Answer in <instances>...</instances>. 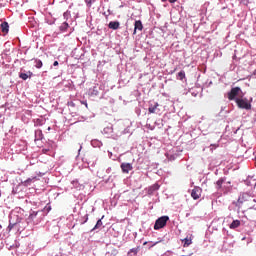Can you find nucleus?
Wrapping results in <instances>:
<instances>
[{
    "mask_svg": "<svg viewBox=\"0 0 256 256\" xmlns=\"http://www.w3.org/2000/svg\"><path fill=\"white\" fill-rule=\"evenodd\" d=\"M152 189H153V190L159 189V185L156 184V185L152 186Z\"/></svg>",
    "mask_w": 256,
    "mask_h": 256,
    "instance_id": "obj_28",
    "label": "nucleus"
},
{
    "mask_svg": "<svg viewBox=\"0 0 256 256\" xmlns=\"http://www.w3.org/2000/svg\"><path fill=\"white\" fill-rule=\"evenodd\" d=\"M64 25H65V27H69V24H67V23H64Z\"/></svg>",
    "mask_w": 256,
    "mask_h": 256,
    "instance_id": "obj_32",
    "label": "nucleus"
},
{
    "mask_svg": "<svg viewBox=\"0 0 256 256\" xmlns=\"http://www.w3.org/2000/svg\"><path fill=\"white\" fill-rule=\"evenodd\" d=\"M53 149H55V146H54L53 144H50V145L48 146V148H43V149H42V153H43L44 155H47V153H49L50 151H53Z\"/></svg>",
    "mask_w": 256,
    "mask_h": 256,
    "instance_id": "obj_15",
    "label": "nucleus"
},
{
    "mask_svg": "<svg viewBox=\"0 0 256 256\" xmlns=\"http://www.w3.org/2000/svg\"><path fill=\"white\" fill-rule=\"evenodd\" d=\"M211 147H219V145H211Z\"/></svg>",
    "mask_w": 256,
    "mask_h": 256,
    "instance_id": "obj_33",
    "label": "nucleus"
},
{
    "mask_svg": "<svg viewBox=\"0 0 256 256\" xmlns=\"http://www.w3.org/2000/svg\"><path fill=\"white\" fill-rule=\"evenodd\" d=\"M130 253H134V255H137V253H139V248L130 249V251L128 252V255H130Z\"/></svg>",
    "mask_w": 256,
    "mask_h": 256,
    "instance_id": "obj_22",
    "label": "nucleus"
},
{
    "mask_svg": "<svg viewBox=\"0 0 256 256\" xmlns=\"http://www.w3.org/2000/svg\"><path fill=\"white\" fill-rule=\"evenodd\" d=\"M169 3H177V0H169Z\"/></svg>",
    "mask_w": 256,
    "mask_h": 256,
    "instance_id": "obj_29",
    "label": "nucleus"
},
{
    "mask_svg": "<svg viewBox=\"0 0 256 256\" xmlns=\"http://www.w3.org/2000/svg\"><path fill=\"white\" fill-rule=\"evenodd\" d=\"M157 107H159V103H155L154 105H150L148 108L149 113H155L157 111Z\"/></svg>",
    "mask_w": 256,
    "mask_h": 256,
    "instance_id": "obj_17",
    "label": "nucleus"
},
{
    "mask_svg": "<svg viewBox=\"0 0 256 256\" xmlns=\"http://www.w3.org/2000/svg\"><path fill=\"white\" fill-rule=\"evenodd\" d=\"M201 193H203V189H201V187H194L191 192L192 199H194L195 201H197V199H201Z\"/></svg>",
    "mask_w": 256,
    "mask_h": 256,
    "instance_id": "obj_4",
    "label": "nucleus"
},
{
    "mask_svg": "<svg viewBox=\"0 0 256 256\" xmlns=\"http://www.w3.org/2000/svg\"><path fill=\"white\" fill-rule=\"evenodd\" d=\"M68 107H75V102L73 101L68 102Z\"/></svg>",
    "mask_w": 256,
    "mask_h": 256,
    "instance_id": "obj_26",
    "label": "nucleus"
},
{
    "mask_svg": "<svg viewBox=\"0 0 256 256\" xmlns=\"http://www.w3.org/2000/svg\"><path fill=\"white\" fill-rule=\"evenodd\" d=\"M82 105H85V107H88L87 102H81Z\"/></svg>",
    "mask_w": 256,
    "mask_h": 256,
    "instance_id": "obj_30",
    "label": "nucleus"
},
{
    "mask_svg": "<svg viewBox=\"0 0 256 256\" xmlns=\"http://www.w3.org/2000/svg\"><path fill=\"white\" fill-rule=\"evenodd\" d=\"M178 79H180V81H183L185 79V71H180L178 73Z\"/></svg>",
    "mask_w": 256,
    "mask_h": 256,
    "instance_id": "obj_21",
    "label": "nucleus"
},
{
    "mask_svg": "<svg viewBox=\"0 0 256 256\" xmlns=\"http://www.w3.org/2000/svg\"><path fill=\"white\" fill-rule=\"evenodd\" d=\"M43 123H45V120H43V119H37L36 120L37 125H43Z\"/></svg>",
    "mask_w": 256,
    "mask_h": 256,
    "instance_id": "obj_24",
    "label": "nucleus"
},
{
    "mask_svg": "<svg viewBox=\"0 0 256 256\" xmlns=\"http://www.w3.org/2000/svg\"><path fill=\"white\" fill-rule=\"evenodd\" d=\"M32 61H34V65L36 69H41V67H43V61L39 59H33Z\"/></svg>",
    "mask_w": 256,
    "mask_h": 256,
    "instance_id": "obj_16",
    "label": "nucleus"
},
{
    "mask_svg": "<svg viewBox=\"0 0 256 256\" xmlns=\"http://www.w3.org/2000/svg\"><path fill=\"white\" fill-rule=\"evenodd\" d=\"M138 31H143V23L141 22V20H137L134 24V35L135 33H137Z\"/></svg>",
    "mask_w": 256,
    "mask_h": 256,
    "instance_id": "obj_7",
    "label": "nucleus"
},
{
    "mask_svg": "<svg viewBox=\"0 0 256 256\" xmlns=\"http://www.w3.org/2000/svg\"><path fill=\"white\" fill-rule=\"evenodd\" d=\"M182 243H184L183 247H189V245H191V243H193V241L191 240V238L186 237L182 240Z\"/></svg>",
    "mask_w": 256,
    "mask_h": 256,
    "instance_id": "obj_18",
    "label": "nucleus"
},
{
    "mask_svg": "<svg viewBox=\"0 0 256 256\" xmlns=\"http://www.w3.org/2000/svg\"><path fill=\"white\" fill-rule=\"evenodd\" d=\"M238 227H241V221L240 220H234L232 223L229 225L230 229H237Z\"/></svg>",
    "mask_w": 256,
    "mask_h": 256,
    "instance_id": "obj_12",
    "label": "nucleus"
},
{
    "mask_svg": "<svg viewBox=\"0 0 256 256\" xmlns=\"http://www.w3.org/2000/svg\"><path fill=\"white\" fill-rule=\"evenodd\" d=\"M88 219H89L88 215H86V219H85V221L82 224L87 223Z\"/></svg>",
    "mask_w": 256,
    "mask_h": 256,
    "instance_id": "obj_31",
    "label": "nucleus"
},
{
    "mask_svg": "<svg viewBox=\"0 0 256 256\" xmlns=\"http://www.w3.org/2000/svg\"><path fill=\"white\" fill-rule=\"evenodd\" d=\"M19 77L23 81H27V79H31V77H33V72L31 71H28L27 73L20 72Z\"/></svg>",
    "mask_w": 256,
    "mask_h": 256,
    "instance_id": "obj_6",
    "label": "nucleus"
},
{
    "mask_svg": "<svg viewBox=\"0 0 256 256\" xmlns=\"http://www.w3.org/2000/svg\"><path fill=\"white\" fill-rule=\"evenodd\" d=\"M13 227H15V223L13 224V223H10L9 225H8V231H12L13 230Z\"/></svg>",
    "mask_w": 256,
    "mask_h": 256,
    "instance_id": "obj_25",
    "label": "nucleus"
},
{
    "mask_svg": "<svg viewBox=\"0 0 256 256\" xmlns=\"http://www.w3.org/2000/svg\"><path fill=\"white\" fill-rule=\"evenodd\" d=\"M253 201H254V202H256V200H255V199H253Z\"/></svg>",
    "mask_w": 256,
    "mask_h": 256,
    "instance_id": "obj_35",
    "label": "nucleus"
},
{
    "mask_svg": "<svg viewBox=\"0 0 256 256\" xmlns=\"http://www.w3.org/2000/svg\"><path fill=\"white\" fill-rule=\"evenodd\" d=\"M162 1V3H165L167 0H161Z\"/></svg>",
    "mask_w": 256,
    "mask_h": 256,
    "instance_id": "obj_34",
    "label": "nucleus"
},
{
    "mask_svg": "<svg viewBox=\"0 0 256 256\" xmlns=\"http://www.w3.org/2000/svg\"><path fill=\"white\" fill-rule=\"evenodd\" d=\"M120 25L121 24L119 23V21H111V22H109L108 27H109V29H113L114 31H117V29H119Z\"/></svg>",
    "mask_w": 256,
    "mask_h": 256,
    "instance_id": "obj_8",
    "label": "nucleus"
},
{
    "mask_svg": "<svg viewBox=\"0 0 256 256\" xmlns=\"http://www.w3.org/2000/svg\"><path fill=\"white\" fill-rule=\"evenodd\" d=\"M239 93H241V88L240 87L232 88L230 90V92H228L229 101H235V98L237 97V95H239Z\"/></svg>",
    "mask_w": 256,
    "mask_h": 256,
    "instance_id": "obj_3",
    "label": "nucleus"
},
{
    "mask_svg": "<svg viewBox=\"0 0 256 256\" xmlns=\"http://www.w3.org/2000/svg\"><path fill=\"white\" fill-rule=\"evenodd\" d=\"M58 65H59V62L58 61H54L53 66L57 67Z\"/></svg>",
    "mask_w": 256,
    "mask_h": 256,
    "instance_id": "obj_27",
    "label": "nucleus"
},
{
    "mask_svg": "<svg viewBox=\"0 0 256 256\" xmlns=\"http://www.w3.org/2000/svg\"><path fill=\"white\" fill-rule=\"evenodd\" d=\"M33 181H37V177L28 178L26 181L23 182L24 187H29Z\"/></svg>",
    "mask_w": 256,
    "mask_h": 256,
    "instance_id": "obj_14",
    "label": "nucleus"
},
{
    "mask_svg": "<svg viewBox=\"0 0 256 256\" xmlns=\"http://www.w3.org/2000/svg\"><path fill=\"white\" fill-rule=\"evenodd\" d=\"M101 227H103V221H101V219H99L96 223V225L94 226V228L92 229V231H95L97 229H101Z\"/></svg>",
    "mask_w": 256,
    "mask_h": 256,
    "instance_id": "obj_20",
    "label": "nucleus"
},
{
    "mask_svg": "<svg viewBox=\"0 0 256 256\" xmlns=\"http://www.w3.org/2000/svg\"><path fill=\"white\" fill-rule=\"evenodd\" d=\"M249 199H251V196L249 195V193H244L242 194L239 200L241 201V203H243V201H249Z\"/></svg>",
    "mask_w": 256,
    "mask_h": 256,
    "instance_id": "obj_19",
    "label": "nucleus"
},
{
    "mask_svg": "<svg viewBox=\"0 0 256 256\" xmlns=\"http://www.w3.org/2000/svg\"><path fill=\"white\" fill-rule=\"evenodd\" d=\"M84 1L86 3L87 7H92L94 0H84Z\"/></svg>",
    "mask_w": 256,
    "mask_h": 256,
    "instance_id": "obj_23",
    "label": "nucleus"
},
{
    "mask_svg": "<svg viewBox=\"0 0 256 256\" xmlns=\"http://www.w3.org/2000/svg\"><path fill=\"white\" fill-rule=\"evenodd\" d=\"M236 105H238L239 109H246V111L251 110V104L247 98L241 99V98H236Z\"/></svg>",
    "mask_w": 256,
    "mask_h": 256,
    "instance_id": "obj_2",
    "label": "nucleus"
},
{
    "mask_svg": "<svg viewBox=\"0 0 256 256\" xmlns=\"http://www.w3.org/2000/svg\"><path fill=\"white\" fill-rule=\"evenodd\" d=\"M122 173L128 174L129 171H133V165L131 163H122L120 165Z\"/></svg>",
    "mask_w": 256,
    "mask_h": 256,
    "instance_id": "obj_5",
    "label": "nucleus"
},
{
    "mask_svg": "<svg viewBox=\"0 0 256 256\" xmlns=\"http://www.w3.org/2000/svg\"><path fill=\"white\" fill-rule=\"evenodd\" d=\"M225 183V178H220L217 182H216V189L217 191H223V184Z\"/></svg>",
    "mask_w": 256,
    "mask_h": 256,
    "instance_id": "obj_9",
    "label": "nucleus"
},
{
    "mask_svg": "<svg viewBox=\"0 0 256 256\" xmlns=\"http://www.w3.org/2000/svg\"><path fill=\"white\" fill-rule=\"evenodd\" d=\"M35 140L36 141H41L43 139V131L41 130H36L35 131Z\"/></svg>",
    "mask_w": 256,
    "mask_h": 256,
    "instance_id": "obj_13",
    "label": "nucleus"
},
{
    "mask_svg": "<svg viewBox=\"0 0 256 256\" xmlns=\"http://www.w3.org/2000/svg\"><path fill=\"white\" fill-rule=\"evenodd\" d=\"M0 27H1V31H2V33H4V35H7V33H9V23L3 22Z\"/></svg>",
    "mask_w": 256,
    "mask_h": 256,
    "instance_id": "obj_10",
    "label": "nucleus"
},
{
    "mask_svg": "<svg viewBox=\"0 0 256 256\" xmlns=\"http://www.w3.org/2000/svg\"><path fill=\"white\" fill-rule=\"evenodd\" d=\"M167 221H169V216H161L158 218L154 224L155 231H159V229H163L167 225Z\"/></svg>",
    "mask_w": 256,
    "mask_h": 256,
    "instance_id": "obj_1",
    "label": "nucleus"
},
{
    "mask_svg": "<svg viewBox=\"0 0 256 256\" xmlns=\"http://www.w3.org/2000/svg\"><path fill=\"white\" fill-rule=\"evenodd\" d=\"M39 214V212H32L30 215H29V217H28V221H32V222H34V223H36V225H37V223H39L41 220H37L36 222H35V217H37V215Z\"/></svg>",
    "mask_w": 256,
    "mask_h": 256,
    "instance_id": "obj_11",
    "label": "nucleus"
}]
</instances>
